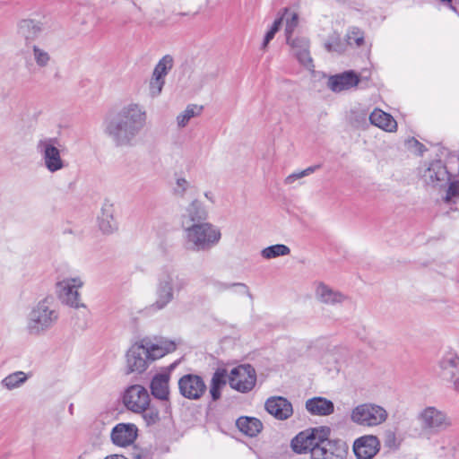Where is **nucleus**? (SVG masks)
Returning <instances> with one entry per match:
<instances>
[{
  "label": "nucleus",
  "instance_id": "4be33fe9",
  "mask_svg": "<svg viewBox=\"0 0 459 459\" xmlns=\"http://www.w3.org/2000/svg\"><path fill=\"white\" fill-rule=\"evenodd\" d=\"M177 362L170 364L167 368L166 372L156 374L151 382L152 394L160 400H168L169 395V382L170 378V372L176 368Z\"/></svg>",
  "mask_w": 459,
  "mask_h": 459
},
{
  "label": "nucleus",
  "instance_id": "393cba45",
  "mask_svg": "<svg viewBox=\"0 0 459 459\" xmlns=\"http://www.w3.org/2000/svg\"><path fill=\"white\" fill-rule=\"evenodd\" d=\"M306 409L312 415L326 416L333 412L334 405L332 401L317 396L306 402Z\"/></svg>",
  "mask_w": 459,
  "mask_h": 459
},
{
  "label": "nucleus",
  "instance_id": "6e6d98bb",
  "mask_svg": "<svg viewBox=\"0 0 459 459\" xmlns=\"http://www.w3.org/2000/svg\"><path fill=\"white\" fill-rule=\"evenodd\" d=\"M234 286H239V287H242L243 289H245V291L247 293L248 296H251L248 290H247V287L246 286V284L244 283H235L233 284Z\"/></svg>",
  "mask_w": 459,
  "mask_h": 459
},
{
  "label": "nucleus",
  "instance_id": "412c9836",
  "mask_svg": "<svg viewBox=\"0 0 459 459\" xmlns=\"http://www.w3.org/2000/svg\"><path fill=\"white\" fill-rule=\"evenodd\" d=\"M268 413L279 420H285L293 414L291 403L282 396H273L266 400L264 404Z\"/></svg>",
  "mask_w": 459,
  "mask_h": 459
},
{
  "label": "nucleus",
  "instance_id": "20e7f679",
  "mask_svg": "<svg viewBox=\"0 0 459 459\" xmlns=\"http://www.w3.org/2000/svg\"><path fill=\"white\" fill-rule=\"evenodd\" d=\"M182 231L183 246L186 250L193 253L209 251L221 239V229L211 222L192 225Z\"/></svg>",
  "mask_w": 459,
  "mask_h": 459
},
{
  "label": "nucleus",
  "instance_id": "09e8293b",
  "mask_svg": "<svg viewBox=\"0 0 459 459\" xmlns=\"http://www.w3.org/2000/svg\"><path fill=\"white\" fill-rule=\"evenodd\" d=\"M406 144L409 149H414L415 152L420 155H421L426 151L425 146L415 138L409 139L406 142Z\"/></svg>",
  "mask_w": 459,
  "mask_h": 459
},
{
  "label": "nucleus",
  "instance_id": "79ce46f5",
  "mask_svg": "<svg viewBox=\"0 0 459 459\" xmlns=\"http://www.w3.org/2000/svg\"><path fill=\"white\" fill-rule=\"evenodd\" d=\"M32 50H33V57H34L36 64L39 67L47 66L50 61L49 54L36 45H34L32 47Z\"/></svg>",
  "mask_w": 459,
  "mask_h": 459
},
{
  "label": "nucleus",
  "instance_id": "cd10ccee",
  "mask_svg": "<svg viewBox=\"0 0 459 459\" xmlns=\"http://www.w3.org/2000/svg\"><path fill=\"white\" fill-rule=\"evenodd\" d=\"M459 364V357L454 353L446 354L439 361V375L446 380L455 377L456 368Z\"/></svg>",
  "mask_w": 459,
  "mask_h": 459
},
{
  "label": "nucleus",
  "instance_id": "aec40b11",
  "mask_svg": "<svg viewBox=\"0 0 459 459\" xmlns=\"http://www.w3.org/2000/svg\"><path fill=\"white\" fill-rule=\"evenodd\" d=\"M142 341L144 348L147 350V354L151 363L177 349L175 342L164 338H160L155 342L149 338L142 339Z\"/></svg>",
  "mask_w": 459,
  "mask_h": 459
},
{
  "label": "nucleus",
  "instance_id": "3c124183",
  "mask_svg": "<svg viewBox=\"0 0 459 459\" xmlns=\"http://www.w3.org/2000/svg\"><path fill=\"white\" fill-rule=\"evenodd\" d=\"M214 384H216L218 386H222L226 384L225 380L223 379V376L219 372L214 373L212 376L211 385Z\"/></svg>",
  "mask_w": 459,
  "mask_h": 459
},
{
  "label": "nucleus",
  "instance_id": "a878e982",
  "mask_svg": "<svg viewBox=\"0 0 459 459\" xmlns=\"http://www.w3.org/2000/svg\"><path fill=\"white\" fill-rule=\"evenodd\" d=\"M98 221L100 230L105 234H110L117 229V223L114 218L113 204L109 203L103 204Z\"/></svg>",
  "mask_w": 459,
  "mask_h": 459
},
{
  "label": "nucleus",
  "instance_id": "6e6552de",
  "mask_svg": "<svg viewBox=\"0 0 459 459\" xmlns=\"http://www.w3.org/2000/svg\"><path fill=\"white\" fill-rule=\"evenodd\" d=\"M388 413L385 408L376 403L359 404L351 410V420L362 427H376L386 420Z\"/></svg>",
  "mask_w": 459,
  "mask_h": 459
},
{
  "label": "nucleus",
  "instance_id": "6ab92c4d",
  "mask_svg": "<svg viewBox=\"0 0 459 459\" xmlns=\"http://www.w3.org/2000/svg\"><path fill=\"white\" fill-rule=\"evenodd\" d=\"M142 341L144 348L147 350V354L151 363L177 349L175 342L164 338H160L155 342L149 338L142 339Z\"/></svg>",
  "mask_w": 459,
  "mask_h": 459
},
{
  "label": "nucleus",
  "instance_id": "f03ea898",
  "mask_svg": "<svg viewBox=\"0 0 459 459\" xmlns=\"http://www.w3.org/2000/svg\"><path fill=\"white\" fill-rule=\"evenodd\" d=\"M59 310L51 297H46L34 304L26 316V333L40 337L55 327L59 320Z\"/></svg>",
  "mask_w": 459,
  "mask_h": 459
},
{
  "label": "nucleus",
  "instance_id": "c9c22d12",
  "mask_svg": "<svg viewBox=\"0 0 459 459\" xmlns=\"http://www.w3.org/2000/svg\"><path fill=\"white\" fill-rule=\"evenodd\" d=\"M202 111V107H198L197 105L190 104L186 109L178 115L177 117V124L180 128L185 127L190 119L195 116H198Z\"/></svg>",
  "mask_w": 459,
  "mask_h": 459
},
{
  "label": "nucleus",
  "instance_id": "1a4fd4ad",
  "mask_svg": "<svg viewBox=\"0 0 459 459\" xmlns=\"http://www.w3.org/2000/svg\"><path fill=\"white\" fill-rule=\"evenodd\" d=\"M83 284L84 281L80 276L67 277L58 281L56 291L61 302L74 308L85 307V305L81 301L79 293V289Z\"/></svg>",
  "mask_w": 459,
  "mask_h": 459
},
{
  "label": "nucleus",
  "instance_id": "b1692460",
  "mask_svg": "<svg viewBox=\"0 0 459 459\" xmlns=\"http://www.w3.org/2000/svg\"><path fill=\"white\" fill-rule=\"evenodd\" d=\"M359 82V75L351 70L330 76L328 87L334 92H341L357 86Z\"/></svg>",
  "mask_w": 459,
  "mask_h": 459
},
{
  "label": "nucleus",
  "instance_id": "de8ad7c7",
  "mask_svg": "<svg viewBox=\"0 0 459 459\" xmlns=\"http://www.w3.org/2000/svg\"><path fill=\"white\" fill-rule=\"evenodd\" d=\"M459 195V183L457 181H453L449 184L448 188L446 190V195L445 197V201L446 203L450 202V200L457 196Z\"/></svg>",
  "mask_w": 459,
  "mask_h": 459
},
{
  "label": "nucleus",
  "instance_id": "a211bd4d",
  "mask_svg": "<svg viewBox=\"0 0 459 459\" xmlns=\"http://www.w3.org/2000/svg\"><path fill=\"white\" fill-rule=\"evenodd\" d=\"M380 449V442L377 436L365 435L353 443V452L358 459H371Z\"/></svg>",
  "mask_w": 459,
  "mask_h": 459
},
{
  "label": "nucleus",
  "instance_id": "4468645a",
  "mask_svg": "<svg viewBox=\"0 0 459 459\" xmlns=\"http://www.w3.org/2000/svg\"><path fill=\"white\" fill-rule=\"evenodd\" d=\"M421 178L428 186H443L449 181V172L440 160H433L421 172Z\"/></svg>",
  "mask_w": 459,
  "mask_h": 459
},
{
  "label": "nucleus",
  "instance_id": "c03bdc74",
  "mask_svg": "<svg viewBox=\"0 0 459 459\" xmlns=\"http://www.w3.org/2000/svg\"><path fill=\"white\" fill-rule=\"evenodd\" d=\"M189 187L190 183L185 178H178L172 189L173 195L177 197H184Z\"/></svg>",
  "mask_w": 459,
  "mask_h": 459
},
{
  "label": "nucleus",
  "instance_id": "f704fd0d",
  "mask_svg": "<svg viewBox=\"0 0 459 459\" xmlns=\"http://www.w3.org/2000/svg\"><path fill=\"white\" fill-rule=\"evenodd\" d=\"M290 253V249L289 247L283 244H276L273 246H269L264 247L261 251V255L264 259H273L279 256L288 255Z\"/></svg>",
  "mask_w": 459,
  "mask_h": 459
},
{
  "label": "nucleus",
  "instance_id": "ea45409f",
  "mask_svg": "<svg viewBox=\"0 0 459 459\" xmlns=\"http://www.w3.org/2000/svg\"><path fill=\"white\" fill-rule=\"evenodd\" d=\"M137 413L142 414L143 420L148 426L154 425L160 421V413L158 409L153 406H150V404Z\"/></svg>",
  "mask_w": 459,
  "mask_h": 459
},
{
  "label": "nucleus",
  "instance_id": "f257e3e1",
  "mask_svg": "<svg viewBox=\"0 0 459 459\" xmlns=\"http://www.w3.org/2000/svg\"><path fill=\"white\" fill-rule=\"evenodd\" d=\"M146 122L145 109L139 104L130 103L106 120L104 133L117 147H133L138 143Z\"/></svg>",
  "mask_w": 459,
  "mask_h": 459
},
{
  "label": "nucleus",
  "instance_id": "f3484780",
  "mask_svg": "<svg viewBox=\"0 0 459 459\" xmlns=\"http://www.w3.org/2000/svg\"><path fill=\"white\" fill-rule=\"evenodd\" d=\"M138 436V429L134 423H118L111 430L110 438L120 447L131 446Z\"/></svg>",
  "mask_w": 459,
  "mask_h": 459
},
{
  "label": "nucleus",
  "instance_id": "2eb2a0df",
  "mask_svg": "<svg viewBox=\"0 0 459 459\" xmlns=\"http://www.w3.org/2000/svg\"><path fill=\"white\" fill-rule=\"evenodd\" d=\"M208 217L209 213L204 204L195 199L186 207L181 214L182 230L192 227V225L208 223Z\"/></svg>",
  "mask_w": 459,
  "mask_h": 459
},
{
  "label": "nucleus",
  "instance_id": "c756f323",
  "mask_svg": "<svg viewBox=\"0 0 459 459\" xmlns=\"http://www.w3.org/2000/svg\"><path fill=\"white\" fill-rule=\"evenodd\" d=\"M18 30L26 40H33L40 35L43 26L39 22L25 19L20 22Z\"/></svg>",
  "mask_w": 459,
  "mask_h": 459
},
{
  "label": "nucleus",
  "instance_id": "8fccbe9b",
  "mask_svg": "<svg viewBox=\"0 0 459 459\" xmlns=\"http://www.w3.org/2000/svg\"><path fill=\"white\" fill-rule=\"evenodd\" d=\"M221 386H218V385H216V384L211 385V386H210V394H211L212 401H217V400L220 399V397H221Z\"/></svg>",
  "mask_w": 459,
  "mask_h": 459
},
{
  "label": "nucleus",
  "instance_id": "72a5a7b5",
  "mask_svg": "<svg viewBox=\"0 0 459 459\" xmlns=\"http://www.w3.org/2000/svg\"><path fill=\"white\" fill-rule=\"evenodd\" d=\"M27 375L22 371H16L5 377L1 384L7 390H13L20 387L27 381Z\"/></svg>",
  "mask_w": 459,
  "mask_h": 459
},
{
  "label": "nucleus",
  "instance_id": "9b49d317",
  "mask_svg": "<svg viewBox=\"0 0 459 459\" xmlns=\"http://www.w3.org/2000/svg\"><path fill=\"white\" fill-rule=\"evenodd\" d=\"M179 394L188 400H199L206 393L204 378L196 374H186L178 382Z\"/></svg>",
  "mask_w": 459,
  "mask_h": 459
},
{
  "label": "nucleus",
  "instance_id": "49530a36",
  "mask_svg": "<svg viewBox=\"0 0 459 459\" xmlns=\"http://www.w3.org/2000/svg\"><path fill=\"white\" fill-rule=\"evenodd\" d=\"M385 446L390 449H396L398 447V442L395 432L393 429H386L383 435Z\"/></svg>",
  "mask_w": 459,
  "mask_h": 459
},
{
  "label": "nucleus",
  "instance_id": "13d9d810",
  "mask_svg": "<svg viewBox=\"0 0 459 459\" xmlns=\"http://www.w3.org/2000/svg\"><path fill=\"white\" fill-rule=\"evenodd\" d=\"M291 48H292V51L294 53V55L297 56V52H302V48L299 47L298 48H295L294 46H290Z\"/></svg>",
  "mask_w": 459,
  "mask_h": 459
},
{
  "label": "nucleus",
  "instance_id": "2f4dec72",
  "mask_svg": "<svg viewBox=\"0 0 459 459\" xmlns=\"http://www.w3.org/2000/svg\"><path fill=\"white\" fill-rule=\"evenodd\" d=\"M342 350L334 347L321 357V363L326 367L328 370H339L340 369V358Z\"/></svg>",
  "mask_w": 459,
  "mask_h": 459
},
{
  "label": "nucleus",
  "instance_id": "9d476101",
  "mask_svg": "<svg viewBox=\"0 0 459 459\" xmlns=\"http://www.w3.org/2000/svg\"><path fill=\"white\" fill-rule=\"evenodd\" d=\"M256 382V373L255 368L249 365H240L234 368L229 376V384L232 389L240 393H248L251 391Z\"/></svg>",
  "mask_w": 459,
  "mask_h": 459
},
{
  "label": "nucleus",
  "instance_id": "4c0bfd02",
  "mask_svg": "<svg viewBox=\"0 0 459 459\" xmlns=\"http://www.w3.org/2000/svg\"><path fill=\"white\" fill-rule=\"evenodd\" d=\"M345 39L348 45L361 47L364 44V31L356 26H351L347 30Z\"/></svg>",
  "mask_w": 459,
  "mask_h": 459
},
{
  "label": "nucleus",
  "instance_id": "423d86ee",
  "mask_svg": "<svg viewBox=\"0 0 459 459\" xmlns=\"http://www.w3.org/2000/svg\"><path fill=\"white\" fill-rule=\"evenodd\" d=\"M60 142L56 137H42L36 144L37 152L45 169L50 173H56L66 168L67 163L61 156L58 148Z\"/></svg>",
  "mask_w": 459,
  "mask_h": 459
},
{
  "label": "nucleus",
  "instance_id": "f8f14e48",
  "mask_svg": "<svg viewBox=\"0 0 459 459\" xmlns=\"http://www.w3.org/2000/svg\"><path fill=\"white\" fill-rule=\"evenodd\" d=\"M151 361L143 341L133 344L126 352V374L143 373L150 366Z\"/></svg>",
  "mask_w": 459,
  "mask_h": 459
},
{
  "label": "nucleus",
  "instance_id": "bb28decb",
  "mask_svg": "<svg viewBox=\"0 0 459 459\" xmlns=\"http://www.w3.org/2000/svg\"><path fill=\"white\" fill-rule=\"evenodd\" d=\"M369 121L372 125L386 132H394L397 129V123L394 117L378 108L371 112Z\"/></svg>",
  "mask_w": 459,
  "mask_h": 459
},
{
  "label": "nucleus",
  "instance_id": "473e14b6",
  "mask_svg": "<svg viewBox=\"0 0 459 459\" xmlns=\"http://www.w3.org/2000/svg\"><path fill=\"white\" fill-rule=\"evenodd\" d=\"M283 13L280 17L285 20V34L287 43L290 44L294 39L291 38L292 33L299 25V15L297 13H290L288 8H284Z\"/></svg>",
  "mask_w": 459,
  "mask_h": 459
},
{
  "label": "nucleus",
  "instance_id": "7ed1b4c3",
  "mask_svg": "<svg viewBox=\"0 0 459 459\" xmlns=\"http://www.w3.org/2000/svg\"><path fill=\"white\" fill-rule=\"evenodd\" d=\"M188 285L187 278L174 269L163 270L157 278L155 287V300L149 307L152 312L166 308L175 299V293H179Z\"/></svg>",
  "mask_w": 459,
  "mask_h": 459
},
{
  "label": "nucleus",
  "instance_id": "a19ab883",
  "mask_svg": "<svg viewBox=\"0 0 459 459\" xmlns=\"http://www.w3.org/2000/svg\"><path fill=\"white\" fill-rule=\"evenodd\" d=\"M320 168V165L310 166L301 171L294 172L284 179L285 185H292L296 180L309 176Z\"/></svg>",
  "mask_w": 459,
  "mask_h": 459
},
{
  "label": "nucleus",
  "instance_id": "a18cd8bd",
  "mask_svg": "<svg viewBox=\"0 0 459 459\" xmlns=\"http://www.w3.org/2000/svg\"><path fill=\"white\" fill-rule=\"evenodd\" d=\"M282 21H283V17H279L278 19H276L274 21V22L272 25V28L265 34L264 42L262 44L263 48H265L267 47V45L269 44V42L273 39L276 32L280 30Z\"/></svg>",
  "mask_w": 459,
  "mask_h": 459
},
{
  "label": "nucleus",
  "instance_id": "7c9ffc66",
  "mask_svg": "<svg viewBox=\"0 0 459 459\" xmlns=\"http://www.w3.org/2000/svg\"><path fill=\"white\" fill-rule=\"evenodd\" d=\"M237 427L247 436L255 437L263 428L262 422L256 418L240 417L237 420Z\"/></svg>",
  "mask_w": 459,
  "mask_h": 459
},
{
  "label": "nucleus",
  "instance_id": "5fc2aeb1",
  "mask_svg": "<svg viewBox=\"0 0 459 459\" xmlns=\"http://www.w3.org/2000/svg\"><path fill=\"white\" fill-rule=\"evenodd\" d=\"M104 459H127V458L122 455H111L106 456Z\"/></svg>",
  "mask_w": 459,
  "mask_h": 459
},
{
  "label": "nucleus",
  "instance_id": "ddd939ff",
  "mask_svg": "<svg viewBox=\"0 0 459 459\" xmlns=\"http://www.w3.org/2000/svg\"><path fill=\"white\" fill-rule=\"evenodd\" d=\"M123 402L128 410L138 412L150 404V395L143 386L134 385L126 390Z\"/></svg>",
  "mask_w": 459,
  "mask_h": 459
},
{
  "label": "nucleus",
  "instance_id": "e433bc0d",
  "mask_svg": "<svg viewBox=\"0 0 459 459\" xmlns=\"http://www.w3.org/2000/svg\"><path fill=\"white\" fill-rule=\"evenodd\" d=\"M173 64L174 60L171 56H164L156 65L152 74L165 80L166 75L172 69Z\"/></svg>",
  "mask_w": 459,
  "mask_h": 459
},
{
  "label": "nucleus",
  "instance_id": "c85d7f7f",
  "mask_svg": "<svg viewBox=\"0 0 459 459\" xmlns=\"http://www.w3.org/2000/svg\"><path fill=\"white\" fill-rule=\"evenodd\" d=\"M289 45L302 48V52H297L296 57L305 68L313 71L314 64L308 50V40L306 38H296Z\"/></svg>",
  "mask_w": 459,
  "mask_h": 459
},
{
  "label": "nucleus",
  "instance_id": "39448f33",
  "mask_svg": "<svg viewBox=\"0 0 459 459\" xmlns=\"http://www.w3.org/2000/svg\"><path fill=\"white\" fill-rule=\"evenodd\" d=\"M416 420L421 432L429 437L445 432L453 426L452 418L447 412L432 405L421 409L418 412Z\"/></svg>",
  "mask_w": 459,
  "mask_h": 459
},
{
  "label": "nucleus",
  "instance_id": "37998d69",
  "mask_svg": "<svg viewBox=\"0 0 459 459\" xmlns=\"http://www.w3.org/2000/svg\"><path fill=\"white\" fill-rule=\"evenodd\" d=\"M165 84V80L160 77H157L152 74V79L150 81L149 85V92L152 98L158 97L162 91V88Z\"/></svg>",
  "mask_w": 459,
  "mask_h": 459
},
{
  "label": "nucleus",
  "instance_id": "4d7b16f0",
  "mask_svg": "<svg viewBox=\"0 0 459 459\" xmlns=\"http://www.w3.org/2000/svg\"><path fill=\"white\" fill-rule=\"evenodd\" d=\"M204 196H205L208 200H210L212 203H213V202H214V200H213V195H212L211 192H206V193L204 194Z\"/></svg>",
  "mask_w": 459,
  "mask_h": 459
},
{
  "label": "nucleus",
  "instance_id": "864d4df0",
  "mask_svg": "<svg viewBox=\"0 0 459 459\" xmlns=\"http://www.w3.org/2000/svg\"><path fill=\"white\" fill-rule=\"evenodd\" d=\"M453 386H454V389L459 393V376L455 377H454L453 379Z\"/></svg>",
  "mask_w": 459,
  "mask_h": 459
},
{
  "label": "nucleus",
  "instance_id": "0eeeda50",
  "mask_svg": "<svg viewBox=\"0 0 459 459\" xmlns=\"http://www.w3.org/2000/svg\"><path fill=\"white\" fill-rule=\"evenodd\" d=\"M330 429L327 427H317L307 429L295 436L290 446L296 454L302 455L310 453L312 455L316 447L329 437Z\"/></svg>",
  "mask_w": 459,
  "mask_h": 459
},
{
  "label": "nucleus",
  "instance_id": "5701e85b",
  "mask_svg": "<svg viewBox=\"0 0 459 459\" xmlns=\"http://www.w3.org/2000/svg\"><path fill=\"white\" fill-rule=\"evenodd\" d=\"M316 298L321 303L330 306L342 304L350 300V298L341 291L331 288L324 282H319L316 288Z\"/></svg>",
  "mask_w": 459,
  "mask_h": 459
},
{
  "label": "nucleus",
  "instance_id": "58836bf2",
  "mask_svg": "<svg viewBox=\"0 0 459 459\" xmlns=\"http://www.w3.org/2000/svg\"><path fill=\"white\" fill-rule=\"evenodd\" d=\"M325 48L328 52L342 53L345 50L344 44L342 41L340 35L333 32L324 43Z\"/></svg>",
  "mask_w": 459,
  "mask_h": 459
},
{
  "label": "nucleus",
  "instance_id": "dca6fc26",
  "mask_svg": "<svg viewBox=\"0 0 459 459\" xmlns=\"http://www.w3.org/2000/svg\"><path fill=\"white\" fill-rule=\"evenodd\" d=\"M345 455V444L327 437L313 451L312 459H344Z\"/></svg>",
  "mask_w": 459,
  "mask_h": 459
},
{
  "label": "nucleus",
  "instance_id": "603ef678",
  "mask_svg": "<svg viewBox=\"0 0 459 459\" xmlns=\"http://www.w3.org/2000/svg\"><path fill=\"white\" fill-rule=\"evenodd\" d=\"M446 4L453 12H457V6L453 4V0H439Z\"/></svg>",
  "mask_w": 459,
  "mask_h": 459
}]
</instances>
